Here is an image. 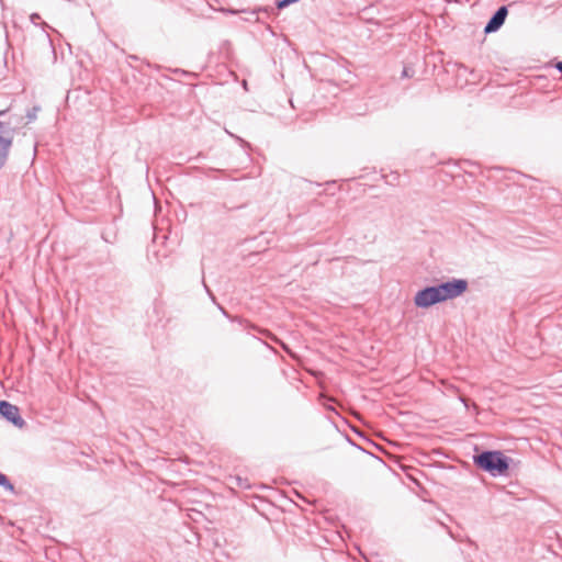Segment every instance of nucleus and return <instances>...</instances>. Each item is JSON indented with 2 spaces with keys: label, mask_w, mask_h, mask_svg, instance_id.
Returning a JSON list of instances; mask_svg holds the SVG:
<instances>
[{
  "label": "nucleus",
  "mask_w": 562,
  "mask_h": 562,
  "mask_svg": "<svg viewBox=\"0 0 562 562\" xmlns=\"http://www.w3.org/2000/svg\"><path fill=\"white\" fill-rule=\"evenodd\" d=\"M229 135H231L234 139H236L237 142H239L243 146H245V147H249V144H248L246 140H244L243 138H240L239 136L234 135V134H232V133H229Z\"/></svg>",
  "instance_id": "obj_14"
},
{
  "label": "nucleus",
  "mask_w": 562,
  "mask_h": 562,
  "mask_svg": "<svg viewBox=\"0 0 562 562\" xmlns=\"http://www.w3.org/2000/svg\"><path fill=\"white\" fill-rule=\"evenodd\" d=\"M210 171L216 172L218 175V177H221V178H225L226 177V171L223 170V169H214V168H212V169H210Z\"/></svg>",
  "instance_id": "obj_15"
},
{
  "label": "nucleus",
  "mask_w": 562,
  "mask_h": 562,
  "mask_svg": "<svg viewBox=\"0 0 562 562\" xmlns=\"http://www.w3.org/2000/svg\"><path fill=\"white\" fill-rule=\"evenodd\" d=\"M0 416L18 428L25 426V422L20 415L19 407L8 401H0Z\"/></svg>",
  "instance_id": "obj_5"
},
{
  "label": "nucleus",
  "mask_w": 562,
  "mask_h": 562,
  "mask_svg": "<svg viewBox=\"0 0 562 562\" xmlns=\"http://www.w3.org/2000/svg\"><path fill=\"white\" fill-rule=\"evenodd\" d=\"M203 284H204V288H205L207 294L210 295L211 300L213 301L214 304H216V306L218 307V310L222 312V314L225 317H227L232 322H235V321L241 322L238 317H233L232 315H229L228 312L221 304H218L216 302L215 295L212 293V291L209 289V286L205 284V282H203Z\"/></svg>",
  "instance_id": "obj_7"
},
{
  "label": "nucleus",
  "mask_w": 562,
  "mask_h": 562,
  "mask_svg": "<svg viewBox=\"0 0 562 562\" xmlns=\"http://www.w3.org/2000/svg\"><path fill=\"white\" fill-rule=\"evenodd\" d=\"M7 113H8L7 111H0V117L5 116Z\"/></svg>",
  "instance_id": "obj_21"
},
{
  "label": "nucleus",
  "mask_w": 562,
  "mask_h": 562,
  "mask_svg": "<svg viewBox=\"0 0 562 562\" xmlns=\"http://www.w3.org/2000/svg\"><path fill=\"white\" fill-rule=\"evenodd\" d=\"M26 116L29 119V122H31L35 117V106H32L26 110Z\"/></svg>",
  "instance_id": "obj_13"
},
{
  "label": "nucleus",
  "mask_w": 562,
  "mask_h": 562,
  "mask_svg": "<svg viewBox=\"0 0 562 562\" xmlns=\"http://www.w3.org/2000/svg\"><path fill=\"white\" fill-rule=\"evenodd\" d=\"M243 87H244V89H245V90H247V89H248V87H247V81H246V80H244V81H243Z\"/></svg>",
  "instance_id": "obj_22"
},
{
  "label": "nucleus",
  "mask_w": 562,
  "mask_h": 562,
  "mask_svg": "<svg viewBox=\"0 0 562 562\" xmlns=\"http://www.w3.org/2000/svg\"><path fill=\"white\" fill-rule=\"evenodd\" d=\"M461 402H463V403H464V405L468 407V404H467V402H465V400H464V398H461Z\"/></svg>",
  "instance_id": "obj_23"
},
{
  "label": "nucleus",
  "mask_w": 562,
  "mask_h": 562,
  "mask_svg": "<svg viewBox=\"0 0 562 562\" xmlns=\"http://www.w3.org/2000/svg\"><path fill=\"white\" fill-rule=\"evenodd\" d=\"M554 68L562 75V60L557 61Z\"/></svg>",
  "instance_id": "obj_16"
},
{
  "label": "nucleus",
  "mask_w": 562,
  "mask_h": 562,
  "mask_svg": "<svg viewBox=\"0 0 562 562\" xmlns=\"http://www.w3.org/2000/svg\"><path fill=\"white\" fill-rule=\"evenodd\" d=\"M221 12L225 13V14H232V15H235L239 12H244L245 10H241V11H238L236 9H232V8H221L220 9Z\"/></svg>",
  "instance_id": "obj_11"
},
{
  "label": "nucleus",
  "mask_w": 562,
  "mask_h": 562,
  "mask_svg": "<svg viewBox=\"0 0 562 562\" xmlns=\"http://www.w3.org/2000/svg\"><path fill=\"white\" fill-rule=\"evenodd\" d=\"M16 124V116H12L9 122L0 121V170L8 161Z\"/></svg>",
  "instance_id": "obj_2"
},
{
  "label": "nucleus",
  "mask_w": 562,
  "mask_h": 562,
  "mask_svg": "<svg viewBox=\"0 0 562 562\" xmlns=\"http://www.w3.org/2000/svg\"><path fill=\"white\" fill-rule=\"evenodd\" d=\"M0 486H2L3 488H5L7 491H9L11 493L18 494L14 485L10 482L8 476L1 472H0Z\"/></svg>",
  "instance_id": "obj_8"
},
{
  "label": "nucleus",
  "mask_w": 562,
  "mask_h": 562,
  "mask_svg": "<svg viewBox=\"0 0 562 562\" xmlns=\"http://www.w3.org/2000/svg\"><path fill=\"white\" fill-rule=\"evenodd\" d=\"M400 177V173L396 171L390 172L389 175L384 176L385 182L391 186L398 184Z\"/></svg>",
  "instance_id": "obj_9"
},
{
  "label": "nucleus",
  "mask_w": 562,
  "mask_h": 562,
  "mask_svg": "<svg viewBox=\"0 0 562 562\" xmlns=\"http://www.w3.org/2000/svg\"><path fill=\"white\" fill-rule=\"evenodd\" d=\"M35 161V145L33 146V157H32V164Z\"/></svg>",
  "instance_id": "obj_20"
},
{
  "label": "nucleus",
  "mask_w": 562,
  "mask_h": 562,
  "mask_svg": "<svg viewBox=\"0 0 562 562\" xmlns=\"http://www.w3.org/2000/svg\"><path fill=\"white\" fill-rule=\"evenodd\" d=\"M237 481H238V486H239V487H249V485H248V484H245V483H244V481H243V479H241V477H239V476H238V477H237Z\"/></svg>",
  "instance_id": "obj_17"
},
{
  "label": "nucleus",
  "mask_w": 562,
  "mask_h": 562,
  "mask_svg": "<svg viewBox=\"0 0 562 562\" xmlns=\"http://www.w3.org/2000/svg\"><path fill=\"white\" fill-rule=\"evenodd\" d=\"M42 32H43V37H44V40H45L48 44H50V40H49V36H48V34L46 33V31L43 29V31H42Z\"/></svg>",
  "instance_id": "obj_18"
},
{
  "label": "nucleus",
  "mask_w": 562,
  "mask_h": 562,
  "mask_svg": "<svg viewBox=\"0 0 562 562\" xmlns=\"http://www.w3.org/2000/svg\"><path fill=\"white\" fill-rule=\"evenodd\" d=\"M413 75H414V71L411 68H408V67L403 68V71H402L403 78H411V77H413Z\"/></svg>",
  "instance_id": "obj_12"
},
{
  "label": "nucleus",
  "mask_w": 562,
  "mask_h": 562,
  "mask_svg": "<svg viewBox=\"0 0 562 562\" xmlns=\"http://www.w3.org/2000/svg\"><path fill=\"white\" fill-rule=\"evenodd\" d=\"M473 463L477 469L497 477L507 474L513 459L501 450H483L473 456Z\"/></svg>",
  "instance_id": "obj_1"
},
{
  "label": "nucleus",
  "mask_w": 562,
  "mask_h": 562,
  "mask_svg": "<svg viewBox=\"0 0 562 562\" xmlns=\"http://www.w3.org/2000/svg\"><path fill=\"white\" fill-rule=\"evenodd\" d=\"M507 15V5H501L486 22L484 26V33L491 34L497 32L505 23Z\"/></svg>",
  "instance_id": "obj_6"
},
{
  "label": "nucleus",
  "mask_w": 562,
  "mask_h": 562,
  "mask_svg": "<svg viewBox=\"0 0 562 562\" xmlns=\"http://www.w3.org/2000/svg\"><path fill=\"white\" fill-rule=\"evenodd\" d=\"M30 21H31L33 24H35V21H36L35 12L30 14Z\"/></svg>",
  "instance_id": "obj_19"
},
{
  "label": "nucleus",
  "mask_w": 562,
  "mask_h": 562,
  "mask_svg": "<svg viewBox=\"0 0 562 562\" xmlns=\"http://www.w3.org/2000/svg\"><path fill=\"white\" fill-rule=\"evenodd\" d=\"M443 302L462 295L469 288L465 279L452 278L436 284Z\"/></svg>",
  "instance_id": "obj_3"
},
{
  "label": "nucleus",
  "mask_w": 562,
  "mask_h": 562,
  "mask_svg": "<svg viewBox=\"0 0 562 562\" xmlns=\"http://www.w3.org/2000/svg\"><path fill=\"white\" fill-rule=\"evenodd\" d=\"M172 72L175 75H179V76H183V77H188V78H196L198 77L196 72L188 71V70H184L181 68H176L172 70Z\"/></svg>",
  "instance_id": "obj_10"
},
{
  "label": "nucleus",
  "mask_w": 562,
  "mask_h": 562,
  "mask_svg": "<svg viewBox=\"0 0 562 562\" xmlns=\"http://www.w3.org/2000/svg\"><path fill=\"white\" fill-rule=\"evenodd\" d=\"M413 301L416 307L424 310L443 302L436 284L427 285L418 290Z\"/></svg>",
  "instance_id": "obj_4"
}]
</instances>
